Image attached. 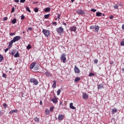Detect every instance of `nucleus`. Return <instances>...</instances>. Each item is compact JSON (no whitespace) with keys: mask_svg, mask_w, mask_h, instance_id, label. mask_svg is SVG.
<instances>
[{"mask_svg":"<svg viewBox=\"0 0 124 124\" xmlns=\"http://www.w3.org/2000/svg\"><path fill=\"white\" fill-rule=\"evenodd\" d=\"M30 83H32L34 85H35V86L38 85V80L34 78H30Z\"/></svg>","mask_w":124,"mask_h":124,"instance_id":"nucleus-1","label":"nucleus"},{"mask_svg":"<svg viewBox=\"0 0 124 124\" xmlns=\"http://www.w3.org/2000/svg\"><path fill=\"white\" fill-rule=\"evenodd\" d=\"M42 32L44 33V35L46 36V37H48L49 35H50V31L43 29L42 30Z\"/></svg>","mask_w":124,"mask_h":124,"instance_id":"nucleus-2","label":"nucleus"},{"mask_svg":"<svg viewBox=\"0 0 124 124\" xmlns=\"http://www.w3.org/2000/svg\"><path fill=\"white\" fill-rule=\"evenodd\" d=\"M56 31L58 33H62V32H63V28L62 27H60L56 29Z\"/></svg>","mask_w":124,"mask_h":124,"instance_id":"nucleus-3","label":"nucleus"},{"mask_svg":"<svg viewBox=\"0 0 124 124\" xmlns=\"http://www.w3.org/2000/svg\"><path fill=\"white\" fill-rule=\"evenodd\" d=\"M64 119V115L63 114H59L58 116V120L59 122H62Z\"/></svg>","mask_w":124,"mask_h":124,"instance_id":"nucleus-4","label":"nucleus"},{"mask_svg":"<svg viewBox=\"0 0 124 124\" xmlns=\"http://www.w3.org/2000/svg\"><path fill=\"white\" fill-rule=\"evenodd\" d=\"M61 61H62L63 63H64V62H65V61H66V58H65V55L63 53L61 55Z\"/></svg>","mask_w":124,"mask_h":124,"instance_id":"nucleus-5","label":"nucleus"},{"mask_svg":"<svg viewBox=\"0 0 124 124\" xmlns=\"http://www.w3.org/2000/svg\"><path fill=\"white\" fill-rule=\"evenodd\" d=\"M20 39H21V36H16L14 37L12 41L14 42H16V41H18V40H20Z\"/></svg>","mask_w":124,"mask_h":124,"instance_id":"nucleus-6","label":"nucleus"},{"mask_svg":"<svg viewBox=\"0 0 124 124\" xmlns=\"http://www.w3.org/2000/svg\"><path fill=\"white\" fill-rule=\"evenodd\" d=\"M74 71L75 73H77L78 74H79V73H80V69L76 65H75Z\"/></svg>","mask_w":124,"mask_h":124,"instance_id":"nucleus-7","label":"nucleus"},{"mask_svg":"<svg viewBox=\"0 0 124 124\" xmlns=\"http://www.w3.org/2000/svg\"><path fill=\"white\" fill-rule=\"evenodd\" d=\"M51 100L52 102H53V103H55V104H57V103H58V98L56 97L51 99Z\"/></svg>","mask_w":124,"mask_h":124,"instance_id":"nucleus-8","label":"nucleus"},{"mask_svg":"<svg viewBox=\"0 0 124 124\" xmlns=\"http://www.w3.org/2000/svg\"><path fill=\"white\" fill-rule=\"evenodd\" d=\"M76 30H77V28L75 26H72L70 28V31H74V32L76 31Z\"/></svg>","mask_w":124,"mask_h":124,"instance_id":"nucleus-9","label":"nucleus"},{"mask_svg":"<svg viewBox=\"0 0 124 124\" xmlns=\"http://www.w3.org/2000/svg\"><path fill=\"white\" fill-rule=\"evenodd\" d=\"M82 98L83 99H88L89 98V95L86 93H83Z\"/></svg>","mask_w":124,"mask_h":124,"instance_id":"nucleus-10","label":"nucleus"},{"mask_svg":"<svg viewBox=\"0 0 124 124\" xmlns=\"http://www.w3.org/2000/svg\"><path fill=\"white\" fill-rule=\"evenodd\" d=\"M76 13H78V14H81V15L85 14V12H84L82 10H78L77 11Z\"/></svg>","mask_w":124,"mask_h":124,"instance_id":"nucleus-11","label":"nucleus"},{"mask_svg":"<svg viewBox=\"0 0 124 124\" xmlns=\"http://www.w3.org/2000/svg\"><path fill=\"white\" fill-rule=\"evenodd\" d=\"M98 90H101V89H104V86H103V84H100L97 85Z\"/></svg>","mask_w":124,"mask_h":124,"instance_id":"nucleus-12","label":"nucleus"},{"mask_svg":"<svg viewBox=\"0 0 124 124\" xmlns=\"http://www.w3.org/2000/svg\"><path fill=\"white\" fill-rule=\"evenodd\" d=\"M117 111H118V109L116 108H114L111 110V114L114 115V114H115V113H117Z\"/></svg>","mask_w":124,"mask_h":124,"instance_id":"nucleus-13","label":"nucleus"},{"mask_svg":"<svg viewBox=\"0 0 124 124\" xmlns=\"http://www.w3.org/2000/svg\"><path fill=\"white\" fill-rule=\"evenodd\" d=\"M70 108L71 109H72L73 110H74L75 109H76V108L74 106H73V103H71L70 104Z\"/></svg>","mask_w":124,"mask_h":124,"instance_id":"nucleus-14","label":"nucleus"},{"mask_svg":"<svg viewBox=\"0 0 124 124\" xmlns=\"http://www.w3.org/2000/svg\"><path fill=\"white\" fill-rule=\"evenodd\" d=\"M13 43H14V42H13V40H12L9 43V48H11L12 47Z\"/></svg>","mask_w":124,"mask_h":124,"instance_id":"nucleus-15","label":"nucleus"},{"mask_svg":"<svg viewBox=\"0 0 124 124\" xmlns=\"http://www.w3.org/2000/svg\"><path fill=\"white\" fill-rule=\"evenodd\" d=\"M95 31V32H98V31L99 30V27L98 26H96L94 28Z\"/></svg>","mask_w":124,"mask_h":124,"instance_id":"nucleus-16","label":"nucleus"},{"mask_svg":"<svg viewBox=\"0 0 124 124\" xmlns=\"http://www.w3.org/2000/svg\"><path fill=\"white\" fill-rule=\"evenodd\" d=\"M96 16L97 17H101V16H102V13L100 12H97L96 13Z\"/></svg>","mask_w":124,"mask_h":124,"instance_id":"nucleus-17","label":"nucleus"},{"mask_svg":"<svg viewBox=\"0 0 124 124\" xmlns=\"http://www.w3.org/2000/svg\"><path fill=\"white\" fill-rule=\"evenodd\" d=\"M57 84V82L56 81V80H53V84L52 85V88H53V89H56V85Z\"/></svg>","mask_w":124,"mask_h":124,"instance_id":"nucleus-18","label":"nucleus"},{"mask_svg":"<svg viewBox=\"0 0 124 124\" xmlns=\"http://www.w3.org/2000/svg\"><path fill=\"white\" fill-rule=\"evenodd\" d=\"M18 112V110L17 109L11 110L9 112V114H13L14 113H17Z\"/></svg>","mask_w":124,"mask_h":124,"instance_id":"nucleus-19","label":"nucleus"},{"mask_svg":"<svg viewBox=\"0 0 124 124\" xmlns=\"http://www.w3.org/2000/svg\"><path fill=\"white\" fill-rule=\"evenodd\" d=\"M80 80H81V78L77 77L75 79V82H79V81H80Z\"/></svg>","mask_w":124,"mask_h":124,"instance_id":"nucleus-20","label":"nucleus"},{"mask_svg":"<svg viewBox=\"0 0 124 124\" xmlns=\"http://www.w3.org/2000/svg\"><path fill=\"white\" fill-rule=\"evenodd\" d=\"M34 66H35V63L33 62L30 65V68H31V69H32L33 67H34Z\"/></svg>","mask_w":124,"mask_h":124,"instance_id":"nucleus-21","label":"nucleus"},{"mask_svg":"<svg viewBox=\"0 0 124 124\" xmlns=\"http://www.w3.org/2000/svg\"><path fill=\"white\" fill-rule=\"evenodd\" d=\"M16 52L17 51H16V50H13L10 54L11 55H12V56H13V55H15Z\"/></svg>","mask_w":124,"mask_h":124,"instance_id":"nucleus-22","label":"nucleus"},{"mask_svg":"<svg viewBox=\"0 0 124 124\" xmlns=\"http://www.w3.org/2000/svg\"><path fill=\"white\" fill-rule=\"evenodd\" d=\"M50 113V110L48 109V108H46V110H45V113L46 115H49Z\"/></svg>","mask_w":124,"mask_h":124,"instance_id":"nucleus-23","label":"nucleus"},{"mask_svg":"<svg viewBox=\"0 0 124 124\" xmlns=\"http://www.w3.org/2000/svg\"><path fill=\"white\" fill-rule=\"evenodd\" d=\"M51 10V8L47 7L45 9V12H49Z\"/></svg>","mask_w":124,"mask_h":124,"instance_id":"nucleus-24","label":"nucleus"},{"mask_svg":"<svg viewBox=\"0 0 124 124\" xmlns=\"http://www.w3.org/2000/svg\"><path fill=\"white\" fill-rule=\"evenodd\" d=\"M19 56H20V54H19V52L17 51L16 54L15 55V58H18Z\"/></svg>","mask_w":124,"mask_h":124,"instance_id":"nucleus-25","label":"nucleus"},{"mask_svg":"<svg viewBox=\"0 0 124 124\" xmlns=\"http://www.w3.org/2000/svg\"><path fill=\"white\" fill-rule=\"evenodd\" d=\"M34 121L35 122H36L37 123H39V118H37V117H35L34 118Z\"/></svg>","mask_w":124,"mask_h":124,"instance_id":"nucleus-26","label":"nucleus"},{"mask_svg":"<svg viewBox=\"0 0 124 124\" xmlns=\"http://www.w3.org/2000/svg\"><path fill=\"white\" fill-rule=\"evenodd\" d=\"M4 58L1 54H0V62H2V60H4Z\"/></svg>","mask_w":124,"mask_h":124,"instance_id":"nucleus-27","label":"nucleus"},{"mask_svg":"<svg viewBox=\"0 0 124 124\" xmlns=\"http://www.w3.org/2000/svg\"><path fill=\"white\" fill-rule=\"evenodd\" d=\"M44 17H45V19H48V18L50 17V14L45 15L44 16Z\"/></svg>","mask_w":124,"mask_h":124,"instance_id":"nucleus-28","label":"nucleus"},{"mask_svg":"<svg viewBox=\"0 0 124 124\" xmlns=\"http://www.w3.org/2000/svg\"><path fill=\"white\" fill-rule=\"evenodd\" d=\"M17 21V19L16 18H14L12 21V24H16V22Z\"/></svg>","mask_w":124,"mask_h":124,"instance_id":"nucleus-29","label":"nucleus"},{"mask_svg":"<svg viewBox=\"0 0 124 124\" xmlns=\"http://www.w3.org/2000/svg\"><path fill=\"white\" fill-rule=\"evenodd\" d=\"M46 76H47V77H51V74H50V73H49L48 72H46Z\"/></svg>","mask_w":124,"mask_h":124,"instance_id":"nucleus-30","label":"nucleus"},{"mask_svg":"<svg viewBox=\"0 0 124 124\" xmlns=\"http://www.w3.org/2000/svg\"><path fill=\"white\" fill-rule=\"evenodd\" d=\"M25 8H26V11H28V12H29L30 13H31V10L30 9V8H29V7H26Z\"/></svg>","mask_w":124,"mask_h":124,"instance_id":"nucleus-31","label":"nucleus"},{"mask_svg":"<svg viewBox=\"0 0 124 124\" xmlns=\"http://www.w3.org/2000/svg\"><path fill=\"white\" fill-rule=\"evenodd\" d=\"M121 46H124V39L122 40L120 43Z\"/></svg>","mask_w":124,"mask_h":124,"instance_id":"nucleus-32","label":"nucleus"},{"mask_svg":"<svg viewBox=\"0 0 124 124\" xmlns=\"http://www.w3.org/2000/svg\"><path fill=\"white\" fill-rule=\"evenodd\" d=\"M61 92L62 91L61 90V89H58V90L57 91V95H60V94H61Z\"/></svg>","mask_w":124,"mask_h":124,"instance_id":"nucleus-33","label":"nucleus"},{"mask_svg":"<svg viewBox=\"0 0 124 124\" xmlns=\"http://www.w3.org/2000/svg\"><path fill=\"white\" fill-rule=\"evenodd\" d=\"M89 77H91L92 76H94V74L93 73H90L89 75H88Z\"/></svg>","mask_w":124,"mask_h":124,"instance_id":"nucleus-34","label":"nucleus"},{"mask_svg":"<svg viewBox=\"0 0 124 124\" xmlns=\"http://www.w3.org/2000/svg\"><path fill=\"white\" fill-rule=\"evenodd\" d=\"M38 69H39V66H38V65L35 66L34 67V70H38Z\"/></svg>","mask_w":124,"mask_h":124,"instance_id":"nucleus-35","label":"nucleus"},{"mask_svg":"<svg viewBox=\"0 0 124 124\" xmlns=\"http://www.w3.org/2000/svg\"><path fill=\"white\" fill-rule=\"evenodd\" d=\"M27 49H28V50H30V49H31V45H28L27 47Z\"/></svg>","mask_w":124,"mask_h":124,"instance_id":"nucleus-36","label":"nucleus"},{"mask_svg":"<svg viewBox=\"0 0 124 124\" xmlns=\"http://www.w3.org/2000/svg\"><path fill=\"white\" fill-rule=\"evenodd\" d=\"M38 10H39V9H38L37 7L35 8L34 9V12H36V13L38 12Z\"/></svg>","mask_w":124,"mask_h":124,"instance_id":"nucleus-37","label":"nucleus"},{"mask_svg":"<svg viewBox=\"0 0 124 124\" xmlns=\"http://www.w3.org/2000/svg\"><path fill=\"white\" fill-rule=\"evenodd\" d=\"M50 112H53V111H54V107H51L50 108Z\"/></svg>","mask_w":124,"mask_h":124,"instance_id":"nucleus-38","label":"nucleus"},{"mask_svg":"<svg viewBox=\"0 0 124 124\" xmlns=\"http://www.w3.org/2000/svg\"><path fill=\"white\" fill-rule=\"evenodd\" d=\"M114 9H118V7H119V5H115L113 6Z\"/></svg>","mask_w":124,"mask_h":124,"instance_id":"nucleus-39","label":"nucleus"},{"mask_svg":"<svg viewBox=\"0 0 124 124\" xmlns=\"http://www.w3.org/2000/svg\"><path fill=\"white\" fill-rule=\"evenodd\" d=\"M21 20H24L25 19V16L24 15H22L21 16Z\"/></svg>","mask_w":124,"mask_h":124,"instance_id":"nucleus-40","label":"nucleus"},{"mask_svg":"<svg viewBox=\"0 0 124 124\" xmlns=\"http://www.w3.org/2000/svg\"><path fill=\"white\" fill-rule=\"evenodd\" d=\"M97 62H98V60L97 59H95L94 60V63H97Z\"/></svg>","mask_w":124,"mask_h":124,"instance_id":"nucleus-41","label":"nucleus"},{"mask_svg":"<svg viewBox=\"0 0 124 124\" xmlns=\"http://www.w3.org/2000/svg\"><path fill=\"white\" fill-rule=\"evenodd\" d=\"M10 48H11L8 47V48L5 49V50H4L5 53H6V52H7V51H8V50H9V49H10Z\"/></svg>","mask_w":124,"mask_h":124,"instance_id":"nucleus-42","label":"nucleus"},{"mask_svg":"<svg viewBox=\"0 0 124 124\" xmlns=\"http://www.w3.org/2000/svg\"><path fill=\"white\" fill-rule=\"evenodd\" d=\"M3 106L4 108H6V107H7V105L6 104H5V103H4L3 104Z\"/></svg>","mask_w":124,"mask_h":124,"instance_id":"nucleus-43","label":"nucleus"},{"mask_svg":"<svg viewBox=\"0 0 124 124\" xmlns=\"http://www.w3.org/2000/svg\"><path fill=\"white\" fill-rule=\"evenodd\" d=\"M7 19H8L7 17H4L3 18V21H7Z\"/></svg>","mask_w":124,"mask_h":124,"instance_id":"nucleus-44","label":"nucleus"},{"mask_svg":"<svg viewBox=\"0 0 124 124\" xmlns=\"http://www.w3.org/2000/svg\"><path fill=\"white\" fill-rule=\"evenodd\" d=\"M52 25H53V26H57V22H53L52 23Z\"/></svg>","mask_w":124,"mask_h":124,"instance_id":"nucleus-45","label":"nucleus"},{"mask_svg":"<svg viewBox=\"0 0 124 124\" xmlns=\"http://www.w3.org/2000/svg\"><path fill=\"white\" fill-rule=\"evenodd\" d=\"M25 1H26V0H20V2H21V3H23L25 2Z\"/></svg>","mask_w":124,"mask_h":124,"instance_id":"nucleus-46","label":"nucleus"},{"mask_svg":"<svg viewBox=\"0 0 124 124\" xmlns=\"http://www.w3.org/2000/svg\"><path fill=\"white\" fill-rule=\"evenodd\" d=\"M57 19H61V14H59L57 16Z\"/></svg>","mask_w":124,"mask_h":124,"instance_id":"nucleus-47","label":"nucleus"},{"mask_svg":"<svg viewBox=\"0 0 124 124\" xmlns=\"http://www.w3.org/2000/svg\"><path fill=\"white\" fill-rule=\"evenodd\" d=\"M2 77H3L4 78H6V75L4 73H3L2 74Z\"/></svg>","mask_w":124,"mask_h":124,"instance_id":"nucleus-48","label":"nucleus"},{"mask_svg":"<svg viewBox=\"0 0 124 124\" xmlns=\"http://www.w3.org/2000/svg\"><path fill=\"white\" fill-rule=\"evenodd\" d=\"M91 11H92L93 12H95L96 11V10L94 9H92L91 10Z\"/></svg>","mask_w":124,"mask_h":124,"instance_id":"nucleus-49","label":"nucleus"},{"mask_svg":"<svg viewBox=\"0 0 124 124\" xmlns=\"http://www.w3.org/2000/svg\"><path fill=\"white\" fill-rule=\"evenodd\" d=\"M90 29L91 30H93V29H94V26H90Z\"/></svg>","mask_w":124,"mask_h":124,"instance_id":"nucleus-50","label":"nucleus"},{"mask_svg":"<svg viewBox=\"0 0 124 124\" xmlns=\"http://www.w3.org/2000/svg\"><path fill=\"white\" fill-rule=\"evenodd\" d=\"M14 35H15V33H10V35H11V36H12Z\"/></svg>","mask_w":124,"mask_h":124,"instance_id":"nucleus-51","label":"nucleus"},{"mask_svg":"<svg viewBox=\"0 0 124 124\" xmlns=\"http://www.w3.org/2000/svg\"><path fill=\"white\" fill-rule=\"evenodd\" d=\"M28 30H29V31H32V27H30V28H28Z\"/></svg>","mask_w":124,"mask_h":124,"instance_id":"nucleus-52","label":"nucleus"},{"mask_svg":"<svg viewBox=\"0 0 124 124\" xmlns=\"http://www.w3.org/2000/svg\"><path fill=\"white\" fill-rule=\"evenodd\" d=\"M113 18H114V16H109V19H113Z\"/></svg>","mask_w":124,"mask_h":124,"instance_id":"nucleus-53","label":"nucleus"},{"mask_svg":"<svg viewBox=\"0 0 124 124\" xmlns=\"http://www.w3.org/2000/svg\"><path fill=\"white\" fill-rule=\"evenodd\" d=\"M11 12H12V13H13V12H14V7H13V8H12V11H11Z\"/></svg>","mask_w":124,"mask_h":124,"instance_id":"nucleus-54","label":"nucleus"},{"mask_svg":"<svg viewBox=\"0 0 124 124\" xmlns=\"http://www.w3.org/2000/svg\"><path fill=\"white\" fill-rule=\"evenodd\" d=\"M15 2H19V0H15Z\"/></svg>","mask_w":124,"mask_h":124,"instance_id":"nucleus-55","label":"nucleus"},{"mask_svg":"<svg viewBox=\"0 0 124 124\" xmlns=\"http://www.w3.org/2000/svg\"><path fill=\"white\" fill-rule=\"evenodd\" d=\"M40 105H42V104H43L42 101H40Z\"/></svg>","mask_w":124,"mask_h":124,"instance_id":"nucleus-56","label":"nucleus"},{"mask_svg":"<svg viewBox=\"0 0 124 124\" xmlns=\"http://www.w3.org/2000/svg\"><path fill=\"white\" fill-rule=\"evenodd\" d=\"M122 70L123 73H124V68H123L122 69Z\"/></svg>","mask_w":124,"mask_h":124,"instance_id":"nucleus-57","label":"nucleus"},{"mask_svg":"<svg viewBox=\"0 0 124 124\" xmlns=\"http://www.w3.org/2000/svg\"><path fill=\"white\" fill-rule=\"evenodd\" d=\"M63 25H64V26H66V23L63 22Z\"/></svg>","mask_w":124,"mask_h":124,"instance_id":"nucleus-58","label":"nucleus"},{"mask_svg":"<svg viewBox=\"0 0 124 124\" xmlns=\"http://www.w3.org/2000/svg\"><path fill=\"white\" fill-rule=\"evenodd\" d=\"M75 0H71L72 2H73V1H74Z\"/></svg>","mask_w":124,"mask_h":124,"instance_id":"nucleus-59","label":"nucleus"},{"mask_svg":"<svg viewBox=\"0 0 124 124\" xmlns=\"http://www.w3.org/2000/svg\"><path fill=\"white\" fill-rule=\"evenodd\" d=\"M55 20H58V18H55Z\"/></svg>","mask_w":124,"mask_h":124,"instance_id":"nucleus-60","label":"nucleus"},{"mask_svg":"<svg viewBox=\"0 0 124 124\" xmlns=\"http://www.w3.org/2000/svg\"><path fill=\"white\" fill-rule=\"evenodd\" d=\"M0 115H1V112L0 111Z\"/></svg>","mask_w":124,"mask_h":124,"instance_id":"nucleus-61","label":"nucleus"},{"mask_svg":"<svg viewBox=\"0 0 124 124\" xmlns=\"http://www.w3.org/2000/svg\"><path fill=\"white\" fill-rule=\"evenodd\" d=\"M103 16H105V14H103Z\"/></svg>","mask_w":124,"mask_h":124,"instance_id":"nucleus-62","label":"nucleus"},{"mask_svg":"<svg viewBox=\"0 0 124 124\" xmlns=\"http://www.w3.org/2000/svg\"><path fill=\"white\" fill-rule=\"evenodd\" d=\"M23 33H25V32H24V31H23Z\"/></svg>","mask_w":124,"mask_h":124,"instance_id":"nucleus-63","label":"nucleus"},{"mask_svg":"<svg viewBox=\"0 0 124 124\" xmlns=\"http://www.w3.org/2000/svg\"><path fill=\"white\" fill-rule=\"evenodd\" d=\"M10 69H11H11H12V68H10Z\"/></svg>","mask_w":124,"mask_h":124,"instance_id":"nucleus-64","label":"nucleus"}]
</instances>
